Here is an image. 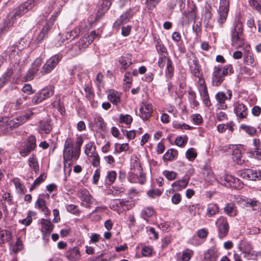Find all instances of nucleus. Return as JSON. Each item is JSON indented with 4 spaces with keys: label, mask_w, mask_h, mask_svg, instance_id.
Instances as JSON below:
<instances>
[{
    "label": "nucleus",
    "mask_w": 261,
    "mask_h": 261,
    "mask_svg": "<svg viewBox=\"0 0 261 261\" xmlns=\"http://www.w3.org/2000/svg\"><path fill=\"white\" fill-rule=\"evenodd\" d=\"M232 73L233 69L231 64L222 66L218 65L215 66L213 69L212 78V84L213 86L218 87L220 86L225 79V77L228 74Z\"/></svg>",
    "instance_id": "nucleus-1"
},
{
    "label": "nucleus",
    "mask_w": 261,
    "mask_h": 261,
    "mask_svg": "<svg viewBox=\"0 0 261 261\" xmlns=\"http://www.w3.org/2000/svg\"><path fill=\"white\" fill-rule=\"evenodd\" d=\"M231 44L237 48L242 47L244 44L243 38V25L239 22H236L231 31Z\"/></svg>",
    "instance_id": "nucleus-2"
},
{
    "label": "nucleus",
    "mask_w": 261,
    "mask_h": 261,
    "mask_svg": "<svg viewBox=\"0 0 261 261\" xmlns=\"http://www.w3.org/2000/svg\"><path fill=\"white\" fill-rule=\"evenodd\" d=\"M77 196L82 202L80 205L86 208H90L91 205H96L98 202L92 196L89 191L86 188H82L77 192Z\"/></svg>",
    "instance_id": "nucleus-3"
},
{
    "label": "nucleus",
    "mask_w": 261,
    "mask_h": 261,
    "mask_svg": "<svg viewBox=\"0 0 261 261\" xmlns=\"http://www.w3.org/2000/svg\"><path fill=\"white\" fill-rule=\"evenodd\" d=\"M62 58L63 56L61 54H58L51 57L42 66L40 73L44 75L50 73L61 61Z\"/></svg>",
    "instance_id": "nucleus-4"
},
{
    "label": "nucleus",
    "mask_w": 261,
    "mask_h": 261,
    "mask_svg": "<svg viewBox=\"0 0 261 261\" xmlns=\"http://www.w3.org/2000/svg\"><path fill=\"white\" fill-rule=\"evenodd\" d=\"M55 87L53 86H47L38 91L33 97L32 102L37 105L43 100L52 96L54 93Z\"/></svg>",
    "instance_id": "nucleus-5"
},
{
    "label": "nucleus",
    "mask_w": 261,
    "mask_h": 261,
    "mask_svg": "<svg viewBox=\"0 0 261 261\" xmlns=\"http://www.w3.org/2000/svg\"><path fill=\"white\" fill-rule=\"evenodd\" d=\"M219 181L223 185L234 189H241L244 184L241 180L233 175L225 174L220 177Z\"/></svg>",
    "instance_id": "nucleus-6"
},
{
    "label": "nucleus",
    "mask_w": 261,
    "mask_h": 261,
    "mask_svg": "<svg viewBox=\"0 0 261 261\" xmlns=\"http://www.w3.org/2000/svg\"><path fill=\"white\" fill-rule=\"evenodd\" d=\"M230 0H220L219 9L218 10V22L220 27L226 21L229 10Z\"/></svg>",
    "instance_id": "nucleus-7"
},
{
    "label": "nucleus",
    "mask_w": 261,
    "mask_h": 261,
    "mask_svg": "<svg viewBox=\"0 0 261 261\" xmlns=\"http://www.w3.org/2000/svg\"><path fill=\"white\" fill-rule=\"evenodd\" d=\"M218 229V237L222 239L228 234L229 226L226 218L224 217H219L216 222Z\"/></svg>",
    "instance_id": "nucleus-8"
},
{
    "label": "nucleus",
    "mask_w": 261,
    "mask_h": 261,
    "mask_svg": "<svg viewBox=\"0 0 261 261\" xmlns=\"http://www.w3.org/2000/svg\"><path fill=\"white\" fill-rule=\"evenodd\" d=\"M135 162L134 165V172L132 171V182H137L138 181L141 184H143L146 180L145 176L142 173V168L140 164L138 162V160L136 157L135 158Z\"/></svg>",
    "instance_id": "nucleus-9"
},
{
    "label": "nucleus",
    "mask_w": 261,
    "mask_h": 261,
    "mask_svg": "<svg viewBox=\"0 0 261 261\" xmlns=\"http://www.w3.org/2000/svg\"><path fill=\"white\" fill-rule=\"evenodd\" d=\"M39 0H28L18 6L15 10L14 17H21L37 5Z\"/></svg>",
    "instance_id": "nucleus-10"
},
{
    "label": "nucleus",
    "mask_w": 261,
    "mask_h": 261,
    "mask_svg": "<svg viewBox=\"0 0 261 261\" xmlns=\"http://www.w3.org/2000/svg\"><path fill=\"white\" fill-rule=\"evenodd\" d=\"M53 25L54 19H51L50 20H47L35 38L34 40L35 43L36 44H39L41 43L44 39L47 38L48 34L52 29Z\"/></svg>",
    "instance_id": "nucleus-11"
},
{
    "label": "nucleus",
    "mask_w": 261,
    "mask_h": 261,
    "mask_svg": "<svg viewBox=\"0 0 261 261\" xmlns=\"http://www.w3.org/2000/svg\"><path fill=\"white\" fill-rule=\"evenodd\" d=\"M41 227L40 230L42 232V237L44 240H48L50 233L53 231L54 225L52 224L50 219L42 218L40 220Z\"/></svg>",
    "instance_id": "nucleus-12"
},
{
    "label": "nucleus",
    "mask_w": 261,
    "mask_h": 261,
    "mask_svg": "<svg viewBox=\"0 0 261 261\" xmlns=\"http://www.w3.org/2000/svg\"><path fill=\"white\" fill-rule=\"evenodd\" d=\"M196 8L194 5L188 11H185L182 13L180 21L182 25H188L190 22L196 19Z\"/></svg>",
    "instance_id": "nucleus-13"
},
{
    "label": "nucleus",
    "mask_w": 261,
    "mask_h": 261,
    "mask_svg": "<svg viewBox=\"0 0 261 261\" xmlns=\"http://www.w3.org/2000/svg\"><path fill=\"white\" fill-rule=\"evenodd\" d=\"M234 113L238 119L242 120L246 118L248 115V109L246 105L243 103L236 102L234 104Z\"/></svg>",
    "instance_id": "nucleus-14"
},
{
    "label": "nucleus",
    "mask_w": 261,
    "mask_h": 261,
    "mask_svg": "<svg viewBox=\"0 0 261 261\" xmlns=\"http://www.w3.org/2000/svg\"><path fill=\"white\" fill-rule=\"evenodd\" d=\"M152 112L151 105L146 102H143L139 108V115L143 120H146L151 116Z\"/></svg>",
    "instance_id": "nucleus-15"
},
{
    "label": "nucleus",
    "mask_w": 261,
    "mask_h": 261,
    "mask_svg": "<svg viewBox=\"0 0 261 261\" xmlns=\"http://www.w3.org/2000/svg\"><path fill=\"white\" fill-rule=\"evenodd\" d=\"M190 69L191 73L195 77L199 79V82H201V80L203 79L202 77V73L201 72L200 66L198 63V61L196 59L190 60L188 62Z\"/></svg>",
    "instance_id": "nucleus-16"
},
{
    "label": "nucleus",
    "mask_w": 261,
    "mask_h": 261,
    "mask_svg": "<svg viewBox=\"0 0 261 261\" xmlns=\"http://www.w3.org/2000/svg\"><path fill=\"white\" fill-rule=\"evenodd\" d=\"M14 23L12 18H7L3 21L0 25V39L5 36L7 33L12 29Z\"/></svg>",
    "instance_id": "nucleus-17"
},
{
    "label": "nucleus",
    "mask_w": 261,
    "mask_h": 261,
    "mask_svg": "<svg viewBox=\"0 0 261 261\" xmlns=\"http://www.w3.org/2000/svg\"><path fill=\"white\" fill-rule=\"evenodd\" d=\"M80 155V152L75 149L63 150V160L65 161H76L79 158Z\"/></svg>",
    "instance_id": "nucleus-18"
},
{
    "label": "nucleus",
    "mask_w": 261,
    "mask_h": 261,
    "mask_svg": "<svg viewBox=\"0 0 261 261\" xmlns=\"http://www.w3.org/2000/svg\"><path fill=\"white\" fill-rule=\"evenodd\" d=\"M130 10L128 9L126 12L122 14L119 18L114 23L113 28L119 29L121 24H125L130 21Z\"/></svg>",
    "instance_id": "nucleus-19"
},
{
    "label": "nucleus",
    "mask_w": 261,
    "mask_h": 261,
    "mask_svg": "<svg viewBox=\"0 0 261 261\" xmlns=\"http://www.w3.org/2000/svg\"><path fill=\"white\" fill-rule=\"evenodd\" d=\"M242 175L244 178L249 180H255L261 179V171L256 170L247 169L242 173Z\"/></svg>",
    "instance_id": "nucleus-20"
},
{
    "label": "nucleus",
    "mask_w": 261,
    "mask_h": 261,
    "mask_svg": "<svg viewBox=\"0 0 261 261\" xmlns=\"http://www.w3.org/2000/svg\"><path fill=\"white\" fill-rule=\"evenodd\" d=\"M0 122H3L4 126H1V129L4 128L6 132H9L10 130H13L14 128L18 127L20 126L19 123L16 119L8 120L7 118L3 119Z\"/></svg>",
    "instance_id": "nucleus-21"
},
{
    "label": "nucleus",
    "mask_w": 261,
    "mask_h": 261,
    "mask_svg": "<svg viewBox=\"0 0 261 261\" xmlns=\"http://www.w3.org/2000/svg\"><path fill=\"white\" fill-rule=\"evenodd\" d=\"M53 129L50 121L49 120H41L38 127V132L42 135L44 134H48Z\"/></svg>",
    "instance_id": "nucleus-22"
},
{
    "label": "nucleus",
    "mask_w": 261,
    "mask_h": 261,
    "mask_svg": "<svg viewBox=\"0 0 261 261\" xmlns=\"http://www.w3.org/2000/svg\"><path fill=\"white\" fill-rule=\"evenodd\" d=\"M121 93L114 89L108 91V99L114 105H117L121 102Z\"/></svg>",
    "instance_id": "nucleus-23"
},
{
    "label": "nucleus",
    "mask_w": 261,
    "mask_h": 261,
    "mask_svg": "<svg viewBox=\"0 0 261 261\" xmlns=\"http://www.w3.org/2000/svg\"><path fill=\"white\" fill-rule=\"evenodd\" d=\"M15 70V66L13 65L8 68L0 78V87H3L5 84L9 82Z\"/></svg>",
    "instance_id": "nucleus-24"
},
{
    "label": "nucleus",
    "mask_w": 261,
    "mask_h": 261,
    "mask_svg": "<svg viewBox=\"0 0 261 261\" xmlns=\"http://www.w3.org/2000/svg\"><path fill=\"white\" fill-rule=\"evenodd\" d=\"M203 17L205 28L208 29L212 30L213 28V25L211 22L212 14L210 10V7H205Z\"/></svg>",
    "instance_id": "nucleus-25"
},
{
    "label": "nucleus",
    "mask_w": 261,
    "mask_h": 261,
    "mask_svg": "<svg viewBox=\"0 0 261 261\" xmlns=\"http://www.w3.org/2000/svg\"><path fill=\"white\" fill-rule=\"evenodd\" d=\"M92 127L97 130L106 132L107 130V123L105 122L101 116L97 115L94 119Z\"/></svg>",
    "instance_id": "nucleus-26"
},
{
    "label": "nucleus",
    "mask_w": 261,
    "mask_h": 261,
    "mask_svg": "<svg viewBox=\"0 0 261 261\" xmlns=\"http://www.w3.org/2000/svg\"><path fill=\"white\" fill-rule=\"evenodd\" d=\"M66 256L68 259L71 261H76L80 259L81 253L79 248L75 247L68 250L66 252Z\"/></svg>",
    "instance_id": "nucleus-27"
},
{
    "label": "nucleus",
    "mask_w": 261,
    "mask_h": 261,
    "mask_svg": "<svg viewBox=\"0 0 261 261\" xmlns=\"http://www.w3.org/2000/svg\"><path fill=\"white\" fill-rule=\"evenodd\" d=\"M102 3L100 6L96 15V19L101 18L107 13L111 6V3L109 1L106 2L104 0H102Z\"/></svg>",
    "instance_id": "nucleus-28"
},
{
    "label": "nucleus",
    "mask_w": 261,
    "mask_h": 261,
    "mask_svg": "<svg viewBox=\"0 0 261 261\" xmlns=\"http://www.w3.org/2000/svg\"><path fill=\"white\" fill-rule=\"evenodd\" d=\"M189 183L188 179H182L177 180L172 184V187L173 188V191H179L186 188Z\"/></svg>",
    "instance_id": "nucleus-29"
},
{
    "label": "nucleus",
    "mask_w": 261,
    "mask_h": 261,
    "mask_svg": "<svg viewBox=\"0 0 261 261\" xmlns=\"http://www.w3.org/2000/svg\"><path fill=\"white\" fill-rule=\"evenodd\" d=\"M232 156L233 161L237 164L242 165L244 163L245 160L243 159L242 151L240 149H234L232 151Z\"/></svg>",
    "instance_id": "nucleus-30"
},
{
    "label": "nucleus",
    "mask_w": 261,
    "mask_h": 261,
    "mask_svg": "<svg viewBox=\"0 0 261 261\" xmlns=\"http://www.w3.org/2000/svg\"><path fill=\"white\" fill-rule=\"evenodd\" d=\"M215 98L220 104L221 109L225 110L227 109V105L225 104V101L227 99V96L224 92L220 91L218 92L215 95Z\"/></svg>",
    "instance_id": "nucleus-31"
},
{
    "label": "nucleus",
    "mask_w": 261,
    "mask_h": 261,
    "mask_svg": "<svg viewBox=\"0 0 261 261\" xmlns=\"http://www.w3.org/2000/svg\"><path fill=\"white\" fill-rule=\"evenodd\" d=\"M12 239V233L7 229L0 231V244H4L9 242Z\"/></svg>",
    "instance_id": "nucleus-32"
},
{
    "label": "nucleus",
    "mask_w": 261,
    "mask_h": 261,
    "mask_svg": "<svg viewBox=\"0 0 261 261\" xmlns=\"http://www.w3.org/2000/svg\"><path fill=\"white\" fill-rule=\"evenodd\" d=\"M178 151L174 149H170L167 150L163 155V160L166 161H172L177 159Z\"/></svg>",
    "instance_id": "nucleus-33"
},
{
    "label": "nucleus",
    "mask_w": 261,
    "mask_h": 261,
    "mask_svg": "<svg viewBox=\"0 0 261 261\" xmlns=\"http://www.w3.org/2000/svg\"><path fill=\"white\" fill-rule=\"evenodd\" d=\"M219 212V207L216 203H210L207 206L206 216L209 217H212L217 214Z\"/></svg>",
    "instance_id": "nucleus-34"
},
{
    "label": "nucleus",
    "mask_w": 261,
    "mask_h": 261,
    "mask_svg": "<svg viewBox=\"0 0 261 261\" xmlns=\"http://www.w3.org/2000/svg\"><path fill=\"white\" fill-rule=\"evenodd\" d=\"M174 68L172 65V62L170 59H168L166 69L165 70V76L167 81L172 79L174 75Z\"/></svg>",
    "instance_id": "nucleus-35"
},
{
    "label": "nucleus",
    "mask_w": 261,
    "mask_h": 261,
    "mask_svg": "<svg viewBox=\"0 0 261 261\" xmlns=\"http://www.w3.org/2000/svg\"><path fill=\"white\" fill-rule=\"evenodd\" d=\"M224 212L227 215L232 217L237 215V210L233 203H227L224 207Z\"/></svg>",
    "instance_id": "nucleus-36"
},
{
    "label": "nucleus",
    "mask_w": 261,
    "mask_h": 261,
    "mask_svg": "<svg viewBox=\"0 0 261 261\" xmlns=\"http://www.w3.org/2000/svg\"><path fill=\"white\" fill-rule=\"evenodd\" d=\"M12 182L15 186L16 190L18 191V192L20 194H24L27 192V189H25L23 184L20 181V180L18 178H15L12 180Z\"/></svg>",
    "instance_id": "nucleus-37"
},
{
    "label": "nucleus",
    "mask_w": 261,
    "mask_h": 261,
    "mask_svg": "<svg viewBox=\"0 0 261 261\" xmlns=\"http://www.w3.org/2000/svg\"><path fill=\"white\" fill-rule=\"evenodd\" d=\"M29 165L35 173L39 170V167L37 159L34 154H32L29 159Z\"/></svg>",
    "instance_id": "nucleus-38"
},
{
    "label": "nucleus",
    "mask_w": 261,
    "mask_h": 261,
    "mask_svg": "<svg viewBox=\"0 0 261 261\" xmlns=\"http://www.w3.org/2000/svg\"><path fill=\"white\" fill-rule=\"evenodd\" d=\"M96 152V146L94 142H89L86 145L85 153L88 156H91Z\"/></svg>",
    "instance_id": "nucleus-39"
},
{
    "label": "nucleus",
    "mask_w": 261,
    "mask_h": 261,
    "mask_svg": "<svg viewBox=\"0 0 261 261\" xmlns=\"http://www.w3.org/2000/svg\"><path fill=\"white\" fill-rule=\"evenodd\" d=\"M122 87L125 92L128 91L130 88V73L128 71L124 76Z\"/></svg>",
    "instance_id": "nucleus-40"
},
{
    "label": "nucleus",
    "mask_w": 261,
    "mask_h": 261,
    "mask_svg": "<svg viewBox=\"0 0 261 261\" xmlns=\"http://www.w3.org/2000/svg\"><path fill=\"white\" fill-rule=\"evenodd\" d=\"M119 62L121 65L120 68L121 72L125 71L126 69L130 65V61H129V59H127L125 57H121Z\"/></svg>",
    "instance_id": "nucleus-41"
},
{
    "label": "nucleus",
    "mask_w": 261,
    "mask_h": 261,
    "mask_svg": "<svg viewBox=\"0 0 261 261\" xmlns=\"http://www.w3.org/2000/svg\"><path fill=\"white\" fill-rule=\"evenodd\" d=\"M243 253L244 254V257H246L248 259L255 260L257 258L258 256L260 255L259 252L252 250L250 251L247 249L243 251Z\"/></svg>",
    "instance_id": "nucleus-42"
},
{
    "label": "nucleus",
    "mask_w": 261,
    "mask_h": 261,
    "mask_svg": "<svg viewBox=\"0 0 261 261\" xmlns=\"http://www.w3.org/2000/svg\"><path fill=\"white\" fill-rule=\"evenodd\" d=\"M198 89L201 97L208 95L207 87L205 84L204 79H202L201 80V82H199Z\"/></svg>",
    "instance_id": "nucleus-43"
},
{
    "label": "nucleus",
    "mask_w": 261,
    "mask_h": 261,
    "mask_svg": "<svg viewBox=\"0 0 261 261\" xmlns=\"http://www.w3.org/2000/svg\"><path fill=\"white\" fill-rule=\"evenodd\" d=\"M89 44L87 38L86 37H83L79 40L77 44H75V47H78L80 50L79 53H81V50L83 48H87Z\"/></svg>",
    "instance_id": "nucleus-44"
},
{
    "label": "nucleus",
    "mask_w": 261,
    "mask_h": 261,
    "mask_svg": "<svg viewBox=\"0 0 261 261\" xmlns=\"http://www.w3.org/2000/svg\"><path fill=\"white\" fill-rule=\"evenodd\" d=\"M103 78L104 76L101 72H99L97 74L94 82L99 90H100L101 88H103L104 86Z\"/></svg>",
    "instance_id": "nucleus-45"
},
{
    "label": "nucleus",
    "mask_w": 261,
    "mask_h": 261,
    "mask_svg": "<svg viewBox=\"0 0 261 261\" xmlns=\"http://www.w3.org/2000/svg\"><path fill=\"white\" fill-rule=\"evenodd\" d=\"M240 129L245 131L247 134L250 136H254L256 133L257 130L255 127L246 125L245 124H241Z\"/></svg>",
    "instance_id": "nucleus-46"
},
{
    "label": "nucleus",
    "mask_w": 261,
    "mask_h": 261,
    "mask_svg": "<svg viewBox=\"0 0 261 261\" xmlns=\"http://www.w3.org/2000/svg\"><path fill=\"white\" fill-rule=\"evenodd\" d=\"M154 214V211L151 207L144 208L141 212V216L144 219L152 217Z\"/></svg>",
    "instance_id": "nucleus-47"
},
{
    "label": "nucleus",
    "mask_w": 261,
    "mask_h": 261,
    "mask_svg": "<svg viewBox=\"0 0 261 261\" xmlns=\"http://www.w3.org/2000/svg\"><path fill=\"white\" fill-rule=\"evenodd\" d=\"M31 149L34 150L37 147L36 138L34 135H30L27 139V143L26 144Z\"/></svg>",
    "instance_id": "nucleus-48"
},
{
    "label": "nucleus",
    "mask_w": 261,
    "mask_h": 261,
    "mask_svg": "<svg viewBox=\"0 0 261 261\" xmlns=\"http://www.w3.org/2000/svg\"><path fill=\"white\" fill-rule=\"evenodd\" d=\"M204 259L205 261H216V256L214 250L208 249L204 253Z\"/></svg>",
    "instance_id": "nucleus-49"
},
{
    "label": "nucleus",
    "mask_w": 261,
    "mask_h": 261,
    "mask_svg": "<svg viewBox=\"0 0 261 261\" xmlns=\"http://www.w3.org/2000/svg\"><path fill=\"white\" fill-rule=\"evenodd\" d=\"M155 47L157 51L160 55H167L168 53L167 49L164 45L161 43V41L158 40L155 44Z\"/></svg>",
    "instance_id": "nucleus-50"
},
{
    "label": "nucleus",
    "mask_w": 261,
    "mask_h": 261,
    "mask_svg": "<svg viewBox=\"0 0 261 261\" xmlns=\"http://www.w3.org/2000/svg\"><path fill=\"white\" fill-rule=\"evenodd\" d=\"M28 98L27 96H23L22 97L17 99L15 102L12 104V107L14 110H19L21 108V105L23 102L26 100Z\"/></svg>",
    "instance_id": "nucleus-51"
},
{
    "label": "nucleus",
    "mask_w": 261,
    "mask_h": 261,
    "mask_svg": "<svg viewBox=\"0 0 261 261\" xmlns=\"http://www.w3.org/2000/svg\"><path fill=\"white\" fill-rule=\"evenodd\" d=\"M250 6L261 14V1L260 0H248Z\"/></svg>",
    "instance_id": "nucleus-52"
},
{
    "label": "nucleus",
    "mask_w": 261,
    "mask_h": 261,
    "mask_svg": "<svg viewBox=\"0 0 261 261\" xmlns=\"http://www.w3.org/2000/svg\"><path fill=\"white\" fill-rule=\"evenodd\" d=\"M38 72L36 69L31 67L27 71L26 75L24 77L25 81H30L33 80L35 75Z\"/></svg>",
    "instance_id": "nucleus-53"
},
{
    "label": "nucleus",
    "mask_w": 261,
    "mask_h": 261,
    "mask_svg": "<svg viewBox=\"0 0 261 261\" xmlns=\"http://www.w3.org/2000/svg\"><path fill=\"white\" fill-rule=\"evenodd\" d=\"M163 174L169 180L175 179L178 175L177 173L176 172L169 170H164L163 172Z\"/></svg>",
    "instance_id": "nucleus-54"
},
{
    "label": "nucleus",
    "mask_w": 261,
    "mask_h": 261,
    "mask_svg": "<svg viewBox=\"0 0 261 261\" xmlns=\"http://www.w3.org/2000/svg\"><path fill=\"white\" fill-rule=\"evenodd\" d=\"M84 91L86 93V96L87 99L89 101L93 100L95 94L92 91L91 87L88 85H86L84 88Z\"/></svg>",
    "instance_id": "nucleus-55"
},
{
    "label": "nucleus",
    "mask_w": 261,
    "mask_h": 261,
    "mask_svg": "<svg viewBox=\"0 0 261 261\" xmlns=\"http://www.w3.org/2000/svg\"><path fill=\"white\" fill-rule=\"evenodd\" d=\"M197 155V152L193 148H190L186 153L187 158L190 161H193L196 158Z\"/></svg>",
    "instance_id": "nucleus-56"
},
{
    "label": "nucleus",
    "mask_w": 261,
    "mask_h": 261,
    "mask_svg": "<svg viewBox=\"0 0 261 261\" xmlns=\"http://www.w3.org/2000/svg\"><path fill=\"white\" fill-rule=\"evenodd\" d=\"M16 44L17 48L19 50L23 49L28 45L27 41L24 37L20 38V39L16 43Z\"/></svg>",
    "instance_id": "nucleus-57"
},
{
    "label": "nucleus",
    "mask_w": 261,
    "mask_h": 261,
    "mask_svg": "<svg viewBox=\"0 0 261 261\" xmlns=\"http://www.w3.org/2000/svg\"><path fill=\"white\" fill-rule=\"evenodd\" d=\"M88 157L92 159L91 163L93 167H97L100 165V156H99L97 152L92 154L91 156Z\"/></svg>",
    "instance_id": "nucleus-58"
},
{
    "label": "nucleus",
    "mask_w": 261,
    "mask_h": 261,
    "mask_svg": "<svg viewBox=\"0 0 261 261\" xmlns=\"http://www.w3.org/2000/svg\"><path fill=\"white\" fill-rule=\"evenodd\" d=\"M67 211L73 214L77 215L81 213V211L78 208V206L76 205L70 204L66 206Z\"/></svg>",
    "instance_id": "nucleus-59"
},
{
    "label": "nucleus",
    "mask_w": 261,
    "mask_h": 261,
    "mask_svg": "<svg viewBox=\"0 0 261 261\" xmlns=\"http://www.w3.org/2000/svg\"><path fill=\"white\" fill-rule=\"evenodd\" d=\"M33 150L31 149L28 146L26 145L22 146L19 149V154L22 157H25L28 156Z\"/></svg>",
    "instance_id": "nucleus-60"
},
{
    "label": "nucleus",
    "mask_w": 261,
    "mask_h": 261,
    "mask_svg": "<svg viewBox=\"0 0 261 261\" xmlns=\"http://www.w3.org/2000/svg\"><path fill=\"white\" fill-rule=\"evenodd\" d=\"M246 204L251 207L253 210H256L260 207L259 203L257 200L253 199H248Z\"/></svg>",
    "instance_id": "nucleus-61"
},
{
    "label": "nucleus",
    "mask_w": 261,
    "mask_h": 261,
    "mask_svg": "<svg viewBox=\"0 0 261 261\" xmlns=\"http://www.w3.org/2000/svg\"><path fill=\"white\" fill-rule=\"evenodd\" d=\"M46 206V201L42 198H38L35 202V207L41 210V211Z\"/></svg>",
    "instance_id": "nucleus-62"
},
{
    "label": "nucleus",
    "mask_w": 261,
    "mask_h": 261,
    "mask_svg": "<svg viewBox=\"0 0 261 261\" xmlns=\"http://www.w3.org/2000/svg\"><path fill=\"white\" fill-rule=\"evenodd\" d=\"M250 153L252 157L261 160V148H253L250 151Z\"/></svg>",
    "instance_id": "nucleus-63"
},
{
    "label": "nucleus",
    "mask_w": 261,
    "mask_h": 261,
    "mask_svg": "<svg viewBox=\"0 0 261 261\" xmlns=\"http://www.w3.org/2000/svg\"><path fill=\"white\" fill-rule=\"evenodd\" d=\"M193 253V251L189 249L183 251L181 256V260L182 261H189Z\"/></svg>",
    "instance_id": "nucleus-64"
}]
</instances>
